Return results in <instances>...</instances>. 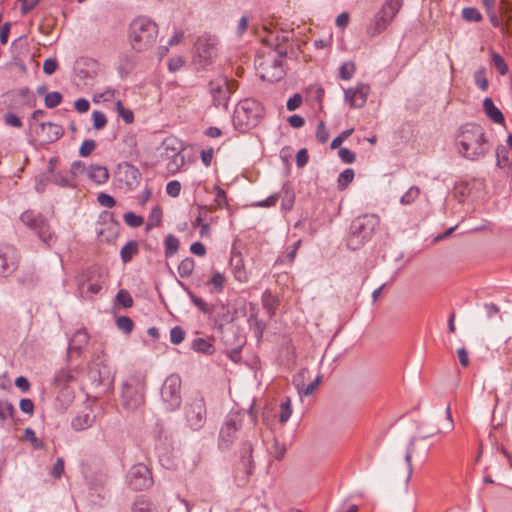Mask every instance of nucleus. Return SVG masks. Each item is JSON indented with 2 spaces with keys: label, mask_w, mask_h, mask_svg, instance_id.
I'll list each match as a JSON object with an SVG mask.
<instances>
[{
  "label": "nucleus",
  "mask_w": 512,
  "mask_h": 512,
  "mask_svg": "<svg viewBox=\"0 0 512 512\" xmlns=\"http://www.w3.org/2000/svg\"><path fill=\"white\" fill-rule=\"evenodd\" d=\"M354 179V171L351 168L345 169L343 172H341L338 176V187L341 190H344L347 188V186L353 181Z\"/></svg>",
  "instance_id": "a19ab883"
},
{
  "label": "nucleus",
  "mask_w": 512,
  "mask_h": 512,
  "mask_svg": "<svg viewBox=\"0 0 512 512\" xmlns=\"http://www.w3.org/2000/svg\"><path fill=\"white\" fill-rule=\"evenodd\" d=\"M500 11L503 17L502 32L507 37H512V6L507 0H501Z\"/></svg>",
  "instance_id": "5701e85b"
},
{
  "label": "nucleus",
  "mask_w": 512,
  "mask_h": 512,
  "mask_svg": "<svg viewBox=\"0 0 512 512\" xmlns=\"http://www.w3.org/2000/svg\"><path fill=\"white\" fill-rule=\"evenodd\" d=\"M190 299L192 303L204 314H211L213 312V306L209 305L201 297H198L194 294H190Z\"/></svg>",
  "instance_id": "de8ad7c7"
},
{
  "label": "nucleus",
  "mask_w": 512,
  "mask_h": 512,
  "mask_svg": "<svg viewBox=\"0 0 512 512\" xmlns=\"http://www.w3.org/2000/svg\"><path fill=\"white\" fill-rule=\"evenodd\" d=\"M161 398L169 411H174L180 406L181 378L178 375L171 374L165 379L161 388Z\"/></svg>",
  "instance_id": "9d476101"
},
{
  "label": "nucleus",
  "mask_w": 512,
  "mask_h": 512,
  "mask_svg": "<svg viewBox=\"0 0 512 512\" xmlns=\"http://www.w3.org/2000/svg\"><path fill=\"white\" fill-rule=\"evenodd\" d=\"M88 342V334L84 330L77 331L71 340V346L80 349L82 345Z\"/></svg>",
  "instance_id": "3c124183"
},
{
  "label": "nucleus",
  "mask_w": 512,
  "mask_h": 512,
  "mask_svg": "<svg viewBox=\"0 0 512 512\" xmlns=\"http://www.w3.org/2000/svg\"><path fill=\"white\" fill-rule=\"evenodd\" d=\"M510 149L504 145H499L496 148V165L499 168L507 167L510 163Z\"/></svg>",
  "instance_id": "2f4dec72"
},
{
  "label": "nucleus",
  "mask_w": 512,
  "mask_h": 512,
  "mask_svg": "<svg viewBox=\"0 0 512 512\" xmlns=\"http://www.w3.org/2000/svg\"><path fill=\"white\" fill-rule=\"evenodd\" d=\"M214 189H215V192H216L215 199H214L216 208L220 209V208H222L224 206H227L228 203H227L226 192L220 186H218V185H216Z\"/></svg>",
  "instance_id": "6e6d98bb"
},
{
  "label": "nucleus",
  "mask_w": 512,
  "mask_h": 512,
  "mask_svg": "<svg viewBox=\"0 0 512 512\" xmlns=\"http://www.w3.org/2000/svg\"><path fill=\"white\" fill-rule=\"evenodd\" d=\"M164 253L167 258L172 257L179 249V240L173 234H168L164 240Z\"/></svg>",
  "instance_id": "c756f323"
},
{
  "label": "nucleus",
  "mask_w": 512,
  "mask_h": 512,
  "mask_svg": "<svg viewBox=\"0 0 512 512\" xmlns=\"http://www.w3.org/2000/svg\"><path fill=\"white\" fill-rule=\"evenodd\" d=\"M370 86L365 83H359L355 87L344 90L345 100L350 104L351 108H361L367 101Z\"/></svg>",
  "instance_id": "dca6fc26"
},
{
  "label": "nucleus",
  "mask_w": 512,
  "mask_h": 512,
  "mask_svg": "<svg viewBox=\"0 0 512 512\" xmlns=\"http://www.w3.org/2000/svg\"><path fill=\"white\" fill-rule=\"evenodd\" d=\"M458 153L471 161L483 158L489 148L484 129L477 124L467 123L459 129L456 138Z\"/></svg>",
  "instance_id": "f257e3e1"
},
{
  "label": "nucleus",
  "mask_w": 512,
  "mask_h": 512,
  "mask_svg": "<svg viewBox=\"0 0 512 512\" xmlns=\"http://www.w3.org/2000/svg\"><path fill=\"white\" fill-rule=\"evenodd\" d=\"M492 64L498 70L501 75H506L508 73V66L504 60V58L498 53H492L491 55Z\"/></svg>",
  "instance_id": "49530a36"
},
{
  "label": "nucleus",
  "mask_w": 512,
  "mask_h": 512,
  "mask_svg": "<svg viewBox=\"0 0 512 512\" xmlns=\"http://www.w3.org/2000/svg\"><path fill=\"white\" fill-rule=\"evenodd\" d=\"M414 443H415V439L413 438L410 440L409 445L407 447L406 454H405V462L407 464V469H408L407 481L410 480L412 473H413L412 456H413L414 450H415Z\"/></svg>",
  "instance_id": "c03bdc74"
},
{
  "label": "nucleus",
  "mask_w": 512,
  "mask_h": 512,
  "mask_svg": "<svg viewBox=\"0 0 512 512\" xmlns=\"http://www.w3.org/2000/svg\"><path fill=\"white\" fill-rule=\"evenodd\" d=\"M161 218H162L161 209L159 207H155L150 213L148 224H147L148 228H153V227L158 226L161 222Z\"/></svg>",
  "instance_id": "bf43d9fd"
},
{
  "label": "nucleus",
  "mask_w": 512,
  "mask_h": 512,
  "mask_svg": "<svg viewBox=\"0 0 512 512\" xmlns=\"http://www.w3.org/2000/svg\"><path fill=\"white\" fill-rule=\"evenodd\" d=\"M127 483L135 491H143L150 488L154 481L152 472L143 463L134 464L127 473Z\"/></svg>",
  "instance_id": "f8f14e48"
},
{
  "label": "nucleus",
  "mask_w": 512,
  "mask_h": 512,
  "mask_svg": "<svg viewBox=\"0 0 512 512\" xmlns=\"http://www.w3.org/2000/svg\"><path fill=\"white\" fill-rule=\"evenodd\" d=\"M183 144L176 138H166L162 143L161 157L163 160L173 158L174 152H183Z\"/></svg>",
  "instance_id": "4be33fe9"
},
{
  "label": "nucleus",
  "mask_w": 512,
  "mask_h": 512,
  "mask_svg": "<svg viewBox=\"0 0 512 512\" xmlns=\"http://www.w3.org/2000/svg\"><path fill=\"white\" fill-rule=\"evenodd\" d=\"M116 327L124 334L129 335L134 329V322L128 316H119L116 318Z\"/></svg>",
  "instance_id": "e433bc0d"
},
{
  "label": "nucleus",
  "mask_w": 512,
  "mask_h": 512,
  "mask_svg": "<svg viewBox=\"0 0 512 512\" xmlns=\"http://www.w3.org/2000/svg\"><path fill=\"white\" fill-rule=\"evenodd\" d=\"M355 70L356 67L354 62H345L339 69V76L342 80H350L353 77Z\"/></svg>",
  "instance_id": "a18cd8bd"
},
{
  "label": "nucleus",
  "mask_w": 512,
  "mask_h": 512,
  "mask_svg": "<svg viewBox=\"0 0 512 512\" xmlns=\"http://www.w3.org/2000/svg\"><path fill=\"white\" fill-rule=\"evenodd\" d=\"M125 223L130 227H140L144 220L141 216L136 215L134 212H126L123 216Z\"/></svg>",
  "instance_id": "603ef678"
},
{
  "label": "nucleus",
  "mask_w": 512,
  "mask_h": 512,
  "mask_svg": "<svg viewBox=\"0 0 512 512\" xmlns=\"http://www.w3.org/2000/svg\"><path fill=\"white\" fill-rule=\"evenodd\" d=\"M194 268V259L191 257H186L178 265V274L181 278H188L192 275Z\"/></svg>",
  "instance_id": "7c9ffc66"
},
{
  "label": "nucleus",
  "mask_w": 512,
  "mask_h": 512,
  "mask_svg": "<svg viewBox=\"0 0 512 512\" xmlns=\"http://www.w3.org/2000/svg\"><path fill=\"white\" fill-rule=\"evenodd\" d=\"M185 335V331L180 326H175L170 330V341L178 345L184 341Z\"/></svg>",
  "instance_id": "864d4df0"
},
{
  "label": "nucleus",
  "mask_w": 512,
  "mask_h": 512,
  "mask_svg": "<svg viewBox=\"0 0 512 512\" xmlns=\"http://www.w3.org/2000/svg\"><path fill=\"white\" fill-rule=\"evenodd\" d=\"M234 89L235 83L224 75H218L210 80L208 84V92L212 97L214 106L225 109L228 107V102Z\"/></svg>",
  "instance_id": "6e6552de"
},
{
  "label": "nucleus",
  "mask_w": 512,
  "mask_h": 512,
  "mask_svg": "<svg viewBox=\"0 0 512 512\" xmlns=\"http://www.w3.org/2000/svg\"><path fill=\"white\" fill-rule=\"evenodd\" d=\"M98 386L103 387L104 393H109L113 389L115 370L106 360L98 364Z\"/></svg>",
  "instance_id": "a211bd4d"
},
{
  "label": "nucleus",
  "mask_w": 512,
  "mask_h": 512,
  "mask_svg": "<svg viewBox=\"0 0 512 512\" xmlns=\"http://www.w3.org/2000/svg\"><path fill=\"white\" fill-rule=\"evenodd\" d=\"M340 159L347 164H351L355 161V153L348 148H341L338 152Z\"/></svg>",
  "instance_id": "680f3d73"
},
{
  "label": "nucleus",
  "mask_w": 512,
  "mask_h": 512,
  "mask_svg": "<svg viewBox=\"0 0 512 512\" xmlns=\"http://www.w3.org/2000/svg\"><path fill=\"white\" fill-rule=\"evenodd\" d=\"M138 251V243L134 240L128 241L120 251V257L123 263H128Z\"/></svg>",
  "instance_id": "c85d7f7f"
},
{
  "label": "nucleus",
  "mask_w": 512,
  "mask_h": 512,
  "mask_svg": "<svg viewBox=\"0 0 512 512\" xmlns=\"http://www.w3.org/2000/svg\"><path fill=\"white\" fill-rule=\"evenodd\" d=\"M181 191V184L177 180H172L166 185V193L171 197L179 196Z\"/></svg>",
  "instance_id": "052dcab7"
},
{
  "label": "nucleus",
  "mask_w": 512,
  "mask_h": 512,
  "mask_svg": "<svg viewBox=\"0 0 512 512\" xmlns=\"http://www.w3.org/2000/svg\"><path fill=\"white\" fill-rule=\"evenodd\" d=\"M58 68L56 58H48L43 63V72L47 75H52Z\"/></svg>",
  "instance_id": "e2e57ef3"
},
{
  "label": "nucleus",
  "mask_w": 512,
  "mask_h": 512,
  "mask_svg": "<svg viewBox=\"0 0 512 512\" xmlns=\"http://www.w3.org/2000/svg\"><path fill=\"white\" fill-rule=\"evenodd\" d=\"M233 274L237 281L239 282H247L248 276L244 269L243 261L241 258H238L235 262L232 261Z\"/></svg>",
  "instance_id": "c9c22d12"
},
{
  "label": "nucleus",
  "mask_w": 512,
  "mask_h": 512,
  "mask_svg": "<svg viewBox=\"0 0 512 512\" xmlns=\"http://www.w3.org/2000/svg\"><path fill=\"white\" fill-rule=\"evenodd\" d=\"M62 95L59 92L53 91L46 94L44 102L47 108H55L62 102Z\"/></svg>",
  "instance_id": "8fccbe9b"
},
{
  "label": "nucleus",
  "mask_w": 512,
  "mask_h": 512,
  "mask_svg": "<svg viewBox=\"0 0 512 512\" xmlns=\"http://www.w3.org/2000/svg\"><path fill=\"white\" fill-rule=\"evenodd\" d=\"M291 414V400L289 397H286L280 404L279 422L285 424L290 419Z\"/></svg>",
  "instance_id": "4c0bfd02"
},
{
  "label": "nucleus",
  "mask_w": 512,
  "mask_h": 512,
  "mask_svg": "<svg viewBox=\"0 0 512 512\" xmlns=\"http://www.w3.org/2000/svg\"><path fill=\"white\" fill-rule=\"evenodd\" d=\"M353 131V129H347L341 132L336 138L332 140L331 148H338L343 143V141L346 140L353 133Z\"/></svg>",
  "instance_id": "0e129e2a"
},
{
  "label": "nucleus",
  "mask_w": 512,
  "mask_h": 512,
  "mask_svg": "<svg viewBox=\"0 0 512 512\" xmlns=\"http://www.w3.org/2000/svg\"><path fill=\"white\" fill-rule=\"evenodd\" d=\"M187 425L192 430L201 429L206 423V404L202 396H197L189 401L184 409Z\"/></svg>",
  "instance_id": "9b49d317"
},
{
  "label": "nucleus",
  "mask_w": 512,
  "mask_h": 512,
  "mask_svg": "<svg viewBox=\"0 0 512 512\" xmlns=\"http://www.w3.org/2000/svg\"><path fill=\"white\" fill-rule=\"evenodd\" d=\"M263 116V107L255 99L241 100L233 114L234 128L239 132H247L256 127Z\"/></svg>",
  "instance_id": "39448f33"
},
{
  "label": "nucleus",
  "mask_w": 512,
  "mask_h": 512,
  "mask_svg": "<svg viewBox=\"0 0 512 512\" xmlns=\"http://www.w3.org/2000/svg\"><path fill=\"white\" fill-rule=\"evenodd\" d=\"M18 265L17 251L13 246L0 245V276L12 274Z\"/></svg>",
  "instance_id": "2eb2a0df"
},
{
  "label": "nucleus",
  "mask_w": 512,
  "mask_h": 512,
  "mask_svg": "<svg viewBox=\"0 0 512 512\" xmlns=\"http://www.w3.org/2000/svg\"><path fill=\"white\" fill-rule=\"evenodd\" d=\"M287 55L286 48H280L279 52H267L256 60V68L260 77L269 82L280 81L284 75L283 59Z\"/></svg>",
  "instance_id": "423d86ee"
},
{
  "label": "nucleus",
  "mask_w": 512,
  "mask_h": 512,
  "mask_svg": "<svg viewBox=\"0 0 512 512\" xmlns=\"http://www.w3.org/2000/svg\"><path fill=\"white\" fill-rule=\"evenodd\" d=\"M73 376L68 370L62 369L55 376V384L57 386H66L71 380Z\"/></svg>",
  "instance_id": "13d9d810"
},
{
  "label": "nucleus",
  "mask_w": 512,
  "mask_h": 512,
  "mask_svg": "<svg viewBox=\"0 0 512 512\" xmlns=\"http://www.w3.org/2000/svg\"><path fill=\"white\" fill-rule=\"evenodd\" d=\"M116 301L124 308H130L133 305V299L126 290H120L116 295Z\"/></svg>",
  "instance_id": "5fc2aeb1"
},
{
  "label": "nucleus",
  "mask_w": 512,
  "mask_h": 512,
  "mask_svg": "<svg viewBox=\"0 0 512 512\" xmlns=\"http://www.w3.org/2000/svg\"><path fill=\"white\" fill-rule=\"evenodd\" d=\"M483 109L486 115L495 123L502 124L504 116L502 112L494 105L492 99L485 98L483 101Z\"/></svg>",
  "instance_id": "a878e982"
},
{
  "label": "nucleus",
  "mask_w": 512,
  "mask_h": 512,
  "mask_svg": "<svg viewBox=\"0 0 512 512\" xmlns=\"http://www.w3.org/2000/svg\"><path fill=\"white\" fill-rule=\"evenodd\" d=\"M96 144L93 140H85L79 150V154L83 157L89 156L95 149Z\"/></svg>",
  "instance_id": "69168bd1"
},
{
  "label": "nucleus",
  "mask_w": 512,
  "mask_h": 512,
  "mask_svg": "<svg viewBox=\"0 0 512 512\" xmlns=\"http://www.w3.org/2000/svg\"><path fill=\"white\" fill-rule=\"evenodd\" d=\"M249 327L253 330L257 339H261L265 330V323L258 318V311L256 307L250 304L249 316H248Z\"/></svg>",
  "instance_id": "b1692460"
},
{
  "label": "nucleus",
  "mask_w": 512,
  "mask_h": 512,
  "mask_svg": "<svg viewBox=\"0 0 512 512\" xmlns=\"http://www.w3.org/2000/svg\"><path fill=\"white\" fill-rule=\"evenodd\" d=\"M419 195L420 188L418 186H411L400 198V203L403 205H410L419 197Z\"/></svg>",
  "instance_id": "ea45409f"
},
{
  "label": "nucleus",
  "mask_w": 512,
  "mask_h": 512,
  "mask_svg": "<svg viewBox=\"0 0 512 512\" xmlns=\"http://www.w3.org/2000/svg\"><path fill=\"white\" fill-rule=\"evenodd\" d=\"M403 6V0H386L368 27V34L375 36L383 32Z\"/></svg>",
  "instance_id": "0eeeda50"
},
{
  "label": "nucleus",
  "mask_w": 512,
  "mask_h": 512,
  "mask_svg": "<svg viewBox=\"0 0 512 512\" xmlns=\"http://www.w3.org/2000/svg\"><path fill=\"white\" fill-rule=\"evenodd\" d=\"M225 281V276L222 273L216 271L213 273L207 284L213 286L217 292H222L224 289Z\"/></svg>",
  "instance_id": "79ce46f5"
},
{
  "label": "nucleus",
  "mask_w": 512,
  "mask_h": 512,
  "mask_svg": "<svg viewBox=\"0 0 512 512\" xmlns=\"http://www.w3.org/2000/svg\"><path fill=\"white\" fill-rule=\"evenodd\" d=\"M242 415L238 412H231L227 415L224 425L220 430V445L229 447L236 437L237 431L242 426Z\"/></svg>",
  "instance_id": "4468645a"
},
{
  "label": "nucleus",
  "mask_w": 512,
  "mask_h": 512,
  "mask_svg": "<svg viewBox=\"0 0 512 512\" xmlns=\"http://www.w3.org/2000/svg\"><path fill=\"white\" fill-rule=\"evenodd\" d=\"M128 37L135 51H145L155 44L158 26L149 17L139 16L130 23Z\"/></svg>",
  "instance_id": "20e7f679"
},
{
  "label": "nucleus",
  "mask_w": 512,
  "mask_h": 512,
  "mask_svg": "<svg viewBox=\"0 0 512 512\" xmlns=\"http://www.w3.org/2000/svg\"><path fill=\"white\" fill-rule=\"evenodd\" d=\"M114 108L118 116L121 117L126 124H131L134 121L132 110L125 108L119 98L114 102Z\"/></svg>",
  "instance_id": "72a5a7b5"
},
{
  "label": "nucleus",
  "mask_w": 512,
  "mask_h": 512,
  "mask_svg": "<svg viewBox=\"0 0 512 512\" xmlns=\"http://www.w3.org/2000/svg\"><path fill=\"white\" fill-rule=\"evenodd\" d=\"M95 61L92 58L80 57L75 62V71L82 77L87 78L94 72Z\"/></svg>",
  "instance_id": "393cba45"
},
{
  "label": "nucleus",
  "mask_w": 512,
  "mask_h": 512,
  "mask_svg": "<svg viewBox=\"0 0 512 512\" xmlns=\"http://www.w3.org/2000/svg\"><path fill=\"white\" fill-rule=\"evenodd\" d=\"M196 52L200 59L204 63L211 62L216 57V47L210 39L200 38L196 43Z\"/></svg>",
  "instance_id": "aec40b11"
},
{
  "label": "nucleus",
  "mask_w": 512,
  "mask_h": 512,
  "mask_svg": "<svg viewBox=\"0 0 512 512\" xmlns=\"http://www.w3.org/2000/svg\"><path fill=\"white\" fill-rule=\"evenodd\" d=\"M475 84L482 90L485 91L488 88L489 82L486 78L485 68H480L474 73Z\"/></svg>",
  "instance_id": "09e8293b"
},
{
  "label": "nucleus",
  "mask_w": 512,
  "mask_h": 512,
  "mask_svg": "<svg viewBox=\"0 0 512 512\" xmlns=\"http://www.w3.org/2000/svg\"><path fill=\"white\" fill-rule=\"evenodd\" d=\"M21 222L37 234L40 240H42L48 246L54 240V235L51 232L50 225L43 215L36 213L33 210H26L20 216Z\"/></svg>",
  "instance_id": "1a4fd4ad"
},
{
  "label": "nucleus",
  "mask_w": 512,
  "mask_h": 512,
  "mask_svg": "<svg viewBox=\"0 0 512 512\" xmlns=\"http://www.w3.org/2000/svg\"><path fill=\"white\" fill-rule=\"evenodd\" d=\"M4 122L7 126H12L16 128H21L23 125L21 119L17 115L12 113H8L4 116Z\"/></svg>",
  "instance_id": "338daca9"
},
{
  "label": "nucleus",
  "mask_w": 512,
  "mask_h": 512,
  "mask_svg": "<svg viewBox=\"0 0 512 512\" xmlns=\"http://www.w3.org/2000/svg\"><path fill=\"white\" fill-rule=\"evenodd\" d=\"M40 134L43 136L45 142L52 143L62 137L64 130L61 125L52 122H43L40 124Z\"/></svg>",
  "instance_id": "412c9836"
},
{
  "label": "nucleus",
  "mask_w": 512,
  "mask_h": 512,
  "mask_svg": "<svg viewBox=\"0 0 512 512\" xmlns=\"http://www.w3.org/2000/svg\"><path fill=\"white\" fill-rule=\"evenodd\" d=\"M14 413V407L8 401H0V420L5 421L11 418Z\"/></svg>",
  "instance_id": "4d7b16f0"
},
{
  "label": "nucleus",
  "mask_w": 512,
  "mask_h": 512,
  "mask_svg": "<svg viewBox=\"0 0 512 512\" xmlns=\"http://www.w3.org/2000/svg\"><path fill=\"white\" fill-rule=\"evenodd\" d=\"M462 18L468 22H480L482 20V15L478 9L467 7L462 10Z\"/></svg>",
  "instance_id": "37998d69"
},
{
  "label": "nucleus",
  "mask_w": 512,
  "mask_h": 512,
  "mask_svg": "<svg viewBox=\"0 0 512 512\" xmlns=\"http://www.w3.org/2000/svg\"><path fill=\"white\" fill-rule=\"evenodd\" d=\"M70 174L72 178H79L81 181L89 180L94 182L96 177V168L93 165L87 168L85 163L76 161L71 166Z\"/></svg>",
  "instance_id": "6ab92c4d"
},
{
  "label": "nucleus",
  "mask_w": 512,
  "mask_h": 512,
  "mask_svg": "<svg viewBox=\"0 0 512 512\" xmlns=\"http://www.w3.org/2000/svg\"><path fill=\"white\" fill-rule=\"evenodd\" d=\"M185 164V157L182 152H174L173 158L167 160L166 169L170 174H175L180 171L181 167Z\"/></svg>",
  "instance_id": "cd10ccee"
},
{
  "label": "nucleus",
  "mask_w": 512,
  "mask_h": 512,
  "mask_svg": "<svg viewBox=\"0 0 512 512\" xmlns=\"http://www.w3.org/2000/svg\"><path fill=\"white\" fill-rule=\"evenodd\" d=\"M152 502L144 495L138 496L132 504V512H151Z\"/></svg>",
  "instance_id": "473e14b6"
},
{
  "label": "nucleus",
  "mask_w": 512,
  "mask_h": 512,
  "mask_svg": "<svg viewBox=\"0 0 512 512\" xmlns=\"http://www.w3.org/2000/svg\"><path fill=\"white\" fill-rule=\"evenodd\" d=\"M146 375L141 371L129 374L122 382L121 403L128 412H135L145 402Z\"/></svg>",
  "instance_id": "7ed1b4c3"
},
{
  "label": "nucleus",
  "mask_w": 512,
  "mask_h": 512,
  "mask_svg": "<svg viewBox=\"0 0 512 512\" xmlns=\"http://www.w3.org/2000/svg\"><path fill=\"white\" fill-rule=\"evenodd\" d=\"M63 473H64V461L62 458H58L52 467L51 474L54 478L59 479Z\"/></svg>",
  "instance_id": "774afa93"
},
{
  "label": "nucleus",
  "mask_w": 512,
  "mask_h": 512,
  "mask_svg": "<svg viewBox=\"0 0 512 512\" xmlns=\"http://www.w3.org/2000/svg\"><path fill=\"white\" fill-rule=\"evenodd\" d=\"M380 217L374 213L362 214L350 224L346 245L350 250H358L369 242L380 225Z\"/></svg>",
  "instance_id": "f03ea898"
},
{
  "label": "nucleus",
  "mask_w": 512,
  "mask_h": 512,
  "mask_svg": "<svg viewBox=\"0 0 512 512\" xmlns=\"http://www.w3.org/2000/svg\"><path fill=\"white\" fill-rule=\"evenodd\" d=\"M191 348L196 352L206 355H212L215 352L213 344L204 338L194 339Z\"/></svg>",
  "instance_id": "bb28decb"
},
{
  "label": "nucleus",
  "mask_w": 512,
  "mask_h": 512,
  "mask_svg": "<svg viewBox=\"0 0 512 512\" xmlns=\"http://www.w3.org/2000/svg\"><path fill=\"white\" fill-rule=\"evenodd\" d=\"M24 438L26 441H28L32 447L36 450H40V449H44L45 448V443L42 439L38 438L36 436V433L33 429L31 428H26L24 430Z\"/></svg>",
  "instance_id": "f704fd0d"
},
{
  "label": "nucleus",
  "mask_w": 512,
  "mask_h": 512,
  "mask_svg": "<svg viewBox=\"0 0 512 512\" xmlns=\"http://www.w3.org/2000/svg\"><path fill=\"white\" fill-rule=\"evenodd\" d=\"M94 421L93 417H90L89 415H82V416H76L72 420V427L77 430H84L87 427H90Z\"/></svg>",
  "instance_id": "58836bf2"
},
{
  "label": "nucleus",
  "mask_w": 512,
  "mask_h": 512,
  "mask_svg": "<svg viewBox=\"0 0 512 512\" xmlns=\"http://www.w3.org/2000/svg\"><path fill=\"white\" fill-rule=\"evenodd\" d=\"M252 444L245 442L242 445L240 452V463L236 468L234 479L239 487H243L248 483L249 477L253 473L254 463L252 459Z\"/></svg>",
  "instance_id": "ddd939ff"
},
{
  "label": "nucleus",
  "mask_w": 512,
  "mask_h": 512,
  "mask_svg": "<svg viewBox=\"0 0 512 512\" xmlns=\"http://www.w3.org/2000/svg\"><path fill=\"white\" fill-rule=\"evenodd\" d=\"M265 35L262 37V42L269 48V52L277 53L280 48L287 49V43L289 41V35L287 32L273 31L264 27Z\"/></svg>",
  "instance_id": "f3484780"
}]
</instances>
